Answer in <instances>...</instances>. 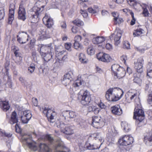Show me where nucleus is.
<instances>
[{"instance_id":"f257e3e1","label":"nucleus","mask_w":152,"mask_h":152,"mask_svg":"<svg viewBox=\"0 0 152 152\" xmlns=\"http://www.w3.org/2000/svg\"><path fill=\"white\" fill-rule=\"evenodd\" d=\"M123 94V91L116 88H110L106 92L105 97L109 101L115 102L121 98Z\"/></svg>"},{"instance_id":"f03ea898","label":"nucleus","mask_w":152,"mask_h":152,"mask_svg":"<svg viewBox=\"0 0 152 152\" xmlns=\"http://www.w3.org/2000/svg\"><path fill=\"white\" fill-rule=\"evenodd\" d=\"M137 103L135 104L133 118L136 120L137 123L142 122L145 118L144 111L141 109V105L138 99Z\"/></svg>"},{"instance_id":"7ed1b4c3","label":"nucleus","mask_w":152,"mask_h":152,"mask_svg":"<svg viewBox=\"0 0 152 152\" xmlns=\"http://www.w3.org/2000/svg\"><path fill=\"white\" fill-rule=\"evenodd\" d=\"M78 99L80 100L82 104L86 105L88 104L91 101V97L88 91L81 90L78 93Z\"/></svg>"},{"instance_id":"20e7f679","label":"nucleus","mask_w":152,"mask_h":152,"mask_svg":"<svg viewBox=\"0 0 152 152\" xmlns=\"http://www.w3.org/2000/svg\"><path fill=\"white\" fill-rule=\"evenodd\" d=\"M43 10V8L41 9L40 7L37 6H35L30 10V13L31 15L30 18L34 19L32 21L33 23H34L37 20L39 16L42 11Z\"/></svg>"},{"instance_id":"39448f33","label":"nucleus","mask_w":152,"mask_h":152,"mask_svg":"<svg viewBox=\"0 0 152 152\" xmlns=\"http://www.w3.org/2000/svg\"><path fill=\"white\" fill-rule=\"evenodd\" d=\"M118 142L121 145L127 146L133 143V138L130 135H125L120 138Z\"/></svg>"},{"instance_id":"423d86ee","label":"nucleus","mask_w":152,"mask_h":152,"mask_svg":"<svg viewBox=\"0 0 152 152\" xmlns=\"http://www.w3.org/2000/svg\"><path fill=\"white\" fill-rule=\"evenodd\" d=\"M84 84V82L83 80L79 79L76 80L73 83V88L69 89L70 93L72 95L75 94L76 91L82 88Z\"/></svg>"},{"instance_id":"0eeeda50","label":"nucleus","mask_w":152,"mask_h":152,"mask_svg":"<svg viewBox=\"0 0 152 152\" xmlns=\"http://www.w3.org/2000/svg\"><path fill=\"white\" fill-rule=\"evenodd\" d=\"M40 110L42 111L43 113L46 115L49 121L53 122V121H52L56 117V113L55 112L46 108H45L44 109L43 108L41 109L40 108Z\"/></svg>"},{"instance_id":"6e6552de","label":"nucleus","mask_w":152,"mask_h":152,"mask_svg":"<svg viewBox=\"0 0 152 152\" xmlns=\"http://www.w3.org/2000/svg\"><path fill=\"white\" fill-rule=\"evenodd\" d=\"M139 95V92L137 91L134 90H130L125 95L126 99L127 101L129 102L130 100H132L133 99H136L137 101V103L138 99L140 102L138 97Z\"/></svg>"},{"instance_id":"1a4fd4ad","label":"nucleus","mask_w":152,"mask_h":152,"mask_svg":"<svg viewBox=\"0 0 152 152\" xmlns=\"http://www.w3.org/2000/svg\"><path fill=\"white\" fill-rule=\"evenodd\" d=\"M122 36V31L119 29H117L114 33L111 35L110 37V39L114 37L115 44L116 45H118L120 42V39Z\"/></svg>"},{"instance_id":"9d476101","label":"nucleus","mask_w":152,"mask_h":152,"mask_svg":"<svg viewBox=\"0 0 152 152\" xmlns=\"http://www.w3.org/2000/svg\"><path fill=\"white\" fill-rule=\"evenodd\" d=\"M61 115L64 119L68 121H69L71 119L75 118L77 116L75 112L68 110L63 111Z\"/></svg>"},{"instance_id":"9b49d317","label":"nucleus","mask_w":152,"mask_h":152,"mask_svg":"<svg viewBox=\"0 0 152 152\" xmlns=\"http://www.w3.org/2000/svg\"><path fill=\"white\" fill-rule=\"evenodd\" d=\"M61 132L66 134L70 135L73 133V127L69 125H67L63 123L61 124L59 126Z\"/></svg>"},{"instance_id":"f8f14e48","label":"nucleus","mask_w":152,"mask_h":152,"mask_svg":"<svg viewBox=\"0 0 152 152\" xmlns=\"http://www.w3.org/2000/svg\"><path fill=\"white\" fill-rule=\"evenodd\" d=\"M32 116L31 113L29 110H26L23 111L20 117L22 122L24 124L27 123Z\"/></svg>"},{"instance_id":"ddd939ff","label":"nucleus","mask_w":152,"mask_h":152,"mask_svg":"<svg viewBox=\"0 0 152 152\" xmlns=\"http://www.w3.org/2000/svg\"><path fill=\"white\" fill-rule=\"evenodd\" d=\"M96 57L99 61L105 62H109L111 60V58L109 55L100 52L97 54Z\"/></svg>"},{"instance_id":"4468645a","label":"nucleus","mask_w":152,"mask_h":152,"mask_svg":"<svg viewBox=\"0 0 152 152\" xmlns=\"http://www.w3.org/2000/svg\"><path fill=\"white\" fill-rule=\"evenodd\" d=\"M143 60L142 58H138L134 63V68L137 72V74L141 73L142 72V63Z\"/></svg>"},{"instance_id":"2eb2a0df","label":"nucleus","mask_w":152,"mask_h":152,"mask_svg":"<svg viewBox=\"0 0 152 152\" xmlns=\"http://www.w3.org/2000/svg\"><path fill=\"white\" fill-rule=\"evenodd\" d=\"M17 40L19 43L24 44L28 41L29 36L26 32H23L20 34V37L17 35Z\"/></svg>"},{"instance_id":"dca6fc26","label":"nucleus","mask_w":152,"mask_h":152,"mask_svg":"<svg viewBox=\"0 0 152 152\" xmlns=\"http://www.w3.org/2000/svg\"><path fill=\"white\" fill-rule=\"evenodd\" d=\"M51 44H50L47 45H39L40 47L39 50L40 54L45 53V51L47 50V51H49L50 53H53V48L51 46Z\"/></svg>"},{"instance_id":"f3484780","label":"nucleus","mask_w":152,"mask_h":152,"mask_svg":"<svg viewBox=\"0 0 152 152\" xmlns=\"http://www.w3.org/2000/svg\"><path fill=\"white\" fill-rule=\"evenodd\" d=\"M42 20L44 24L48 28L51 27L54 24L53 19L49 15L46 14L43 18Z\"/></svg>"},{"instance_id":"a211bd4d","label":"nucleus","mask_w":152,"mask_h":152,"mask_svg":"<svg viewBox=\"0 0 152 152\" xmlns=\"http://www.w3.org/2000/svg\"><path fill=\"white\" fill-rule=\"evenodd\" d=\"M100 117L94 116L92 118V125L94 127L98 129L100 128L103 125V122L101 120Z\"/></svg>"},{"instance_id":"6ab92c4d","label":"nucleus","mask_w":152,"mask_h":152,"mask_svg":"<svg viewBox=\"0 0 152 152\" xmlns=\"http://www.w3.org/2000/svg\"><path fill=\"white\" fill-rule=\"evenodd\" d=\"M18 120L17 113L14 111L12 113L11 116L10 120L9 122L12 124H16L15 127L16 130H17L18 128H19V126L17 124L18 122Z\"/></svg>"},{"instance_id":"aec40b11","label":"nucleus","mask_w":152,"mask_h":152,"mask_svg":"<svg viewBox=\"0 0 152 152\" xmlns=\"http://www.w3.org/2000/svg\"><path fill=\"white\" fill-rule=\"evenodd\" d=\"M18 18L24 21L26 18L25 9L22 5H20L18 11Z\"/></svg>"},{"instance_id":"412c9836","label":"nucleus","mask_w":152,"mask_h":152,"mask_svg":"<svg viewBox=\"0 0 152 152\" xmlns=\"http://www.w3.org/2000/svg\"><path fill=\"white\" fill-rule=\"evenodd\" d=\"M2 133L3 136L7 137V138L6 139L7 146L8 148H10L11 145L12 143V139L11 137L12 134L5 131L2 132Z\"/></svg>"},{"instance_id":"4be33fe9","label":"nucleus","mask_w":152,"mask_h":152,"mask_svg":"<svg viewBox=\"0 0 152 152\" xmlns=\"http://www.w3.org/2000/svg\"><path fill=\"white\" fill-rule=\"evenodd\" d=\"M126 73L125 70L124 68H120L116 72H115L114 77L115 78L120 79L124 77L125 76Z\"/></svg>"},{"instance_id":"5701e85b","label":"nucleus","mask_w":152,"mask_h":152,"mask_svg":"<svg viewBox=\"0 0 152 152\" xmlns=\"http://www.w3.org/2000/svg\"><path fill=\"white\" fill-rule=\"evenodd\" d=\"M14 6L13 5H11L10 7L9 14L8 23L9 24H11L13 20L14 19Z\"/></svg>"},{"instance_id":"b1692460","label":"nucleus","mask_w":152,"mask_h":152,"mask_svg":"<svg viewBox=\"0 0 152 152\" xmlns=\"http://www.w3.org/2000/svg\"><path fill=\"white\" fill-rule=\"evenodd\" d=\"M55 151L56 152H69V150L66 147H63L61 142H60L55 146Z\"/></svg>"},{"instance_id":"393cba45","label":"nucleus","mask_w":152,"mask_h":152,"mask_svg":"<svg viewBox=\"0 0 152 152\" xmlns=\"http://www.w3.org/2000/svg\"><path fill=\"white\" fill-rule=\"evenodd\" d=\"M112 113L115 115H120L122 113V110L119 105H117L111 107Z\"/></svg>"},{"instance_id":"a878e982","label":"nucleus","mask_w":152,"mask_h":152,"mask_svg":"<svg viewBox=\"0 0 152 152\" xmlns=\"http://www.w3.org/2000/svg\"><path fill=\"white\" fill-rule=\"evenodd\" d=\"M144 142L145 144L148 146L152 145V133L149 132L144 137Z\"/></svg>"},{"instance_id":"bb28decb","label":"nucleus","mask_w":152,"mask_h":152,"mask_svg":"<svg viewBox=\"0 0 152 152\" xmlns=\"http://www.w3.org/2000/svg\"><path fill=\"white\" fill-rule=\"evenodd\" d=\"M0 106L4 111L8 110L10 107L8 102L6 101H0Z\"/></svg>"},{"instance_id":"cd10ccee","label":"nucleus","mask_w":152,"mask_h":152,"mask_svg":"<svg viewBox=\"0 0 152 152\" xmlns=\"http://www.w3.org/2000/svg\"><path fill=\"white\" fill-rule=\"evenodd\" d=\"M40 38L42 39H45L50 37V33L48 29H44L42 31L41 35Z\"/></svg>"},{"instance_id":"c85d7f7f","label":"nucleus","mask_w":152,"mask_h":152,"mask_svg":"<svg viewBox=\"0 0 152 152\" xmlns=\"http://www.w3.org/2000/svg\"><path fill=\"white\" fill-rule=\"evenodd\" d=\"M52 53H50V51H48L47 53H45L41 54L42 58H43L44 60L46 61H48L52 57Z\"/></svg>"},{"instance_id":"c756f323","label":"nucleus","mask_w":152,"mask_h":152,"mask_svg":"<svg viewBox=\"0 0 152 152\" xmlns=\"http://www.w3.org/2000/svg\"><path fill=\"white\" fill-rule=\"evenodd\" d=\"M28 146L31 150L34 151H37L38 148V144L34 141H32L30 142H27Z\"/></svg>"},{"instance_id":"7c9ffc66","label":"nucleus","mask_w":152,"mask_h":152,"mask_svg":"<svg viewBox=\"0 0 152 152\" xmlns=\"http://www.w3.org/2000/svg\"><path fill=\"white\" fill-rule=\"evenodd\" d=\"M105 38L103 36H98L96 38H94L92 39V42L95 44H100L104 41Z\"/></svg>"},{"instance_id":"2f4dec72","label":"nucleus","mask_w":152,"mask_h":152,"mask_svg":"<svg viewBox=\"0 0 152 152\" xmlns=\"http://www.w3.org/2000/svg\"><path fill=\"white\" fill-rule=\"evenodd\" d=\"M102 144V143H101L100 145L99 146H97L94 145H91L88 142H86L85 145V146L86 147V149L88 150L96 149H99Z\"/></svg>"},{"instance_id":"473e14b6","label":"nucleus","mask_w":152,"mask_h":152,"mask_svg":"<svg viewBox=\"0 0 152 152\" xmlns=\"http://www.w3.org/2000/svg\"><path fill=\"white\" fill-rule=\"evenodd\" d=\"M39 147L41 150L45 152H52V151L49 148L48 146L45 144L41 143L39 145Z\"/></svg>"},{"instance_id":"72a5a7b5","label":"nucleus","mask_w":152,"mask_h":152,"mask_svg":"<svg viewBox=\"0 0 152 152\" xmlns=\"http://www.w3.org/2000/svg\"><path fill=\"white\" fill-rule=\"evenodd\" d=\"M145 31L143 30L141 28H137L133 33V35L134 37L137 36H142Z\"/></svg>"},{"instance_id":"f704fd0d","label":"nucleus","mask_w":152,"mask_h":152,"mask_svg":"<svg viewBox=\"0 0 152 152\" xmlns=\"http://www.w3.org/2000/svg\"><path fill=\"white\" fill-rule=\"evenodd\" d=\"M79 58L80 61L83 63H86L88 60L86 58L85 55L83 53H80L79 55Z\"/></svg>"},{"instance_id":"c9c22d12","label":"nucleus","mask_w":152,"mask_h":152,"mask_svg":"<svg viewBox=\"0 0 152 152\" xmlns=\"http://www.w3.org/2000/svg\"><path fill=\"white\" fill-rule=\"evenodd\" d=\"M72 23L78 26H82L84 24L83 22L79 19H76L73 21Z\"/></svg>"},{"instance_id":"e433bc0d","label":"nucleus","mask_w":152,"mask_h":152,"mask_svg":"<svg viewBox=\"0 0 152 152\" xmlns=\"http://www.w3.org/2000/svg\"><path fill=\"white\" fill-rule=\"evenodd\" d=\"M121 126L123 129L125 131L127 132L129 129V126L128 124L127 123L126 121H122L121 123Z\"/></svg>"},{"instance_id":"4c0bfd02","label":"nucleus","mask_w":152,"mask_h":152,"mask_svg":"<svg viewBox=\"0 0 152 152\" xmlns=\"http://www.w3.org/2000/svg\"><path fill=\"white\" fill-rule=\"evenodd\" d=\"M94 137L95 140H98L100 142L103 140L102 134L100 133H97L94 134Z\"/></svg>"},{"instance_id":"58836bf2","label":"nucleus","mask_w":152,"mask_h":152,"mask_svg":"<svg viewBox=\"0 0 152 152\" xmlns=\"http://www.w3.org/2000/svg\"><path fill=\"white\" fill-rule=\"evenodd\" d=\"M134 82L138 83L141 82V80L139 78L140 76V74L136 73L134 74Z\"/></svg>"},{"instance_id":"ea45409f","label":"nucleus","mask_w":152,"mask_h":152,"mask_svg":"<svg viewBox=\"0 0 152 152\" xmlns=\"http://www.w3.org/2000/svg\"><path fill=\"white\" fill-rule=\"evenodd\" d=\"M82 120L79 117H76L75 119H74V121L76 123L77 125H78L79 126H83V122Z\"/></svg>"},{"instance_id":"a19ab883","label":"nucleus","mask_w":152,"mask_h":152,"mask_svg":"<svg viewBox=\"0 0 152 152\" xmlns=\"http://www.w3.org/2000/svg\"><path fill=\"white\" fill-rule=\"evenodd\" d=\"M87 53L90 55H92L94 53V50L92 46H90L88 48L87 50Z\"/></svg>"},{"instance_id":"79ce46f5","label":"nucleus","mask_w":152,"mask_h":152,"mask_svg":"<svg viewBox=\"0 0 152 152\" xmlns=\"http://www.w3.org/2000/svg\"><path fill=\"white\" fill-rule=\"evenodd\" d=\"M121 68V67L119 65L114 64L112 65L111 69L114 72V73L115 74V72H116L119 69Z\"/></svg>"},{"instance_id":"37998d69","label":"nucleus","mask_w":152,"mask_h":152,"mask_svg":"<svg viewBox=\"0 0 152 152\" xmlns=\"http://www.w3.org/2000/svg\"><path fill=\"white\" fill-rule=\"evenodd\" d=\"M35 69V65L33 64H31L30 66L28 68V71L31 74L32 73Z\"/></svg>"},{"instance_id":"c03bdc74","label":"nucleus","mask_w":152,"mask_h":152,"mask_svg":"<svg viewBox=\"0 0 152 152\" xmlns=\"http://www.w3.org/2000/svg\"><path fill=\"white\" fill-rule=\"evenodd\" d=\"M73 76V73L72 71H69L65 75L64 77L66 78L69 79L71 80H72V77Z\"/></svg>"},{"instance_id":"a18cd8bd","label":"nucleus","mask_w":152,"mask_h":152,"mask_svg":"<svg viewBox=\"0 0 152 152\" xmlns=\"http://www.w3.org/2000/svg\"><path fill=\"white\" fill-rule=\"evenodd\" d=\"M71 81V80L69 79L66 78L64 77L62 81V83L64 85L66 86L69 84Z\"/></svg>"},{"instance_id":"49530a36","label":"nucleus","mask_w":152,"mask_h":152,"mask_svg":"<svg viewBox=\"0 0 152 152\" xmlns=\"http://www.w3.org/2000/svg\"><path fill=\"white\" fill-rule=\"evenodd\" d=\"M72 44L70 43H66L65 44V48L69 51H71Z\"/></svg>"},{"instance_id":"de8ad7c7","label":"nucleus","mask_w":152,"mask_h":152,"mask_svg":"<svg viewBox=\"0 0 152 152\" xmlns=\"http://www.w3.org/2000/svg\"><path fill=\"white\" fill-rule=\"evenodd\" d=\"M114 20L115 23L116 24H119L123 22V20L122 18L117 17L115 18Z\"/></svg>"},{"instance_id":"09e8293b","label":"nucleus","mask_w":152,"mask_h":152,"mask_svg":"<svg viewBox=\"0 0 152 152\" xmlns=\"http://www.w3.org/2000/svg\"><path fill=\"white\" fill-rule=\"evenodd\" d=\"M145 5V8H144V7H142L143 9V14L144 15L145 17H148V16L149 14L147 9H146L147 5L145 4H144Z\"/></svg>"},{"instance_id":"8fccbe9b","label":"nucleus","mask_w":152,"mask_h":152,"mask_svg":"<svg viewBox=\"0 0 152 152\" xmlns=\"http://www.w3.org/2000/svg\"><path fill=\"white\" fill-rule=\"evenodd\" d=\"M79 151L80 152H83L86 149V147L85 146V145L82 143L80 144L79 145Z\"/></svg>"},{"instance_id":"3c124183","label":"nucleus","mask_w":152,"mask_h":152,"mask_svg":"<svg viewBox=\"0 0 152 152\" xmlns=\"http://www.w3.org/2000/svg\"><path fill=\"white\" fill-rule=\"evenodd\" d=\"M123 47L125 49H129L130 48V44L128 41H124L123 44Z\"/></svg>"},{"instance_id":"603ef678","label":"nucleus","mask_w":152,"mask_h":152,"mask_svg":"<svg viewBox=\"0 0 152 152\" xmlns=\"http://www.w3.org/2000/svg\"><path fill=\"white\" fill-rule=\"evenodd\" d=\"M5 15L4 11L2 8H0V20L3 18Z\"/></svg>"},{"instance_id":"864d4df0","label":"nucleus","mask_w":152,"mask_h":152,"mask_svg":"<svg viewBox=\"0 0 152 152\" xmlns=\"http://www.w3.org/2000/svg\"><path fill=\"white\" fill-rule=\"evenodd\" d=\"M104 47L108 50H111L113 48L112 45L109 43H107Z\"/></svg>"},{"instance_id":"5fc2aeb1","label":"nucleus","mask_w":152,"mask_h":152,"mask_svg":"<svg viewBox=\"0 0 152 152\" xmlns=\"http://www.w3.org/2000/svg\"><path fill=\"white\" fill-rule=\"evenodd\" d=\"M14 54H15V56L16 57H19V59L20 60V61H18V63L19 64H20V61H21L22 60V58L20 56V54L17 51H15L14 52Z\"/></svg>"},{"instance_id":"6e6d98bb","label":"nucleus","mask_w":152,"mask_h":152,"mask_svg":"<svg viewBox=\"0 0 152 152\" xmlns=\"http://www.w3.org/2000/svg\"><path fill=\"white\" fill-rule=\"evenodd\" d=\"M131 15L132 18V20H131L130 24L131 25H133L135 23L136 19L134 18V14L133 12L131 13Z\"/></svg>"},{"instance_id":"4d7b16f0","label":"nucleus","mask_w":152,"mask_h":152,"mask_svg":"<svg viewBox=\"0 0 152 152\" xmlns=\"http://www.w3.org/2000/svg\"><path fill=\"white\" fill-rule=\"evenodd\" d=\"M74 46L75 48L76 49H77L79 48H80L81 47L80 44L78 42H75Z\"/></svg>"},{"instance_id":"13d9d810","label":"nucleus","mask_w":152,"mask_h":152,"mask_svg":"<svg viewBox=\"0 0 152 152\" xmlns=\"http://www.w3.org/2000/svg\"><path fill=\"white\" fill-rule=\"evenodd\" d=\"M127 58L126 55H123L121 57V59L123 63L125 64H126V61L127 60Z\"/></svg>"},{"instance_id":"bf43d9fd","label":"nucleus","mask_w":152,"mask_h":152,"mask_svg":"<svg viewBox=\"0 0 152 152\" xmlns=\"http://www.w3.org/2000/svg\"><path fill=\"white\" fill-rule=\"evenodd\" d=\"M149 104H151L152 106V94H149L148 96V99L147 100Z\"/></svg>"},{"instance_id":"052dcab7","label":"nucleus","mask_w":152,"mask_h":152,"mask_svg":"<svg viewBox=\"0 0 152 152\" xmlns=\"http://www.w3.org/2000/svg\"><path fill=\"white\" fill-rule=\"evenodd\" d=\"M110 135L112 136H115L116 134V132L114 129H112L109 131Z\"/></svg>"},{"instance_id":"680f3d73","label":"nucleus","mask_w":152,"mask_h":152,"mask_svg":"<svg viewBox=\"0 0 152 152\" xmlns=\"http://www.w3.org/2000/svg\"><path fill=\"white\" fill-rule=\"evenodd\" d=\"M81 40V37L80 35L76 36L74 38L75 42H78Z\"/></svg>"},{"instance_id":"e2e57ef3","label":"nucleus","mask_w":152,"mask_h":152,"mask_svg":"<svg viewBox=\"0 0 152 152\" xmlns=\"http://www.w3.org/2000/svg\"><path fill=\"white\" fill-rule=\"evenodd\" d=\"M46 138L47 139L48 141L51 143H52L53 141V138L51 137L50 135H47Z\"/></svg>"},{"instance_id":"0e129e2a","label":"nucleus","mask_w":152,"mask_h":152,"mask_svg":"<svg viewBox=\"0 0 152 152\" xmlns=\"http://www.w3.org/2000/svg\"><path fill=\"white\" fill-rule=\"evenodd\" d=\"M80 13L83 16L86 18L87 17L88 14L86 12V11L81 10H80Z\"/></svg>"},{"instance_id":"69168bd1","label":"nucleus","mask_w":152,"mask_h":152,"mask_svg":"<svg viewBox=\"0 0 152 152\" xmlns=\"http://www.w3.org/2000/svg\"><path fill=\"white\" fill-rule=\"evenodd\" d=\"M32 102L33 105L35 106H37L38 105V101L37 99L36 98H33Z\"/></svg>"},{"instance_id":"338daca9","label":"nucleus","mask_w":152,"mask_h":152,"mask_svg":"<svg viewBox=\"0 0 152 152\" xmlns=\"http://www.w3.org/2000/svg\"><path fill=\"white\" fill-rule=\"evenodd\" d=\"M22 139L25 141H27L28 139H30L31 140V137L30 135H25L23 136Z\"/></svg>"},{"instance_id":"774afa93","label":"nucleus","mask_w":152,"mask_h":152,"mask_svg":"<svg viewBox=\"0 0 152 152\" xmlns=\"http://www.w3.org/2000/svg\"><path fill=\"white\" fill-rule=\"evenodd\" d=\"M147 76L149 78H152V69L148 70L147 72Z\"/></svg>"}]
</instances>
